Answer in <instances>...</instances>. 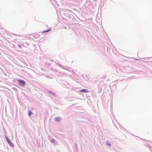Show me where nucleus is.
Masks as SVG:
<instances>
[{
    "label": "nucleus",
    "mask_w": 152,
    "mask_h": 152,
    "mask_svg": "<svg viewBox=\"0 0 152 152\" xmlns=\"http://www.w3.org/2000/svg\"><path fill=\"white\" fill-rule=\"evenodd\" d=\"M50 142L52 143H54L56 140L54 139H52L50 140Z\"/></svg>",
    "instance_id": "obj_10"
},
{
    "label": "nucleus",
    "mask_w": 152,
    "mask_h": 152,
    "mask_svg": "<svg viewBox=\"0 0 152 152\" xmlns=\"http://www.w3.org/2000/svg\"><path fill=\"white\" fill-rule=\"evenodd\" d=\"M106 143V144L108 146L110 147V146H111V144L110 143V142L108 140L107 141Z\"/></svg>",
    "instance_id": "obj_7"
},
{
    "label": "nucleus",
    "mask_w": 152,
    "mask_h": 152,
    "mask_svg": "<svg viewBox=\"0 0 152 152\" xmlns=\"http://www.w3.org/2000/svg\"><path fill=\"white\" fill-rule=\"evenodd\" d=\"M18 83L19 85L22 87H24L26 84V82L23 80H19Z\"/></svg>",
    "instance_id": "obj_2"
},
{
    "label": "nucleus",
    "mask_w": 152,
    "mask_h": 152,
    "mask_svg": "<svg viewBox=\"0 0 152 152\" xmlns=\"http://www.w3.org/2000/svg\"><path fill=\"white\" fill-rule=\"evenodd\" d=\"M63 14L66 18H69L72 21H74L75 19V16H76L75 13L70 11L66 12Z\"/></svg>",
    "instance_id": "obj_1"
},
{
    "label": "nucleus",
    "mask_w": 152,
    "mask_h": 152,
    "mask_svg": "<svg viewBox=\"0 0 152 152\" xmlns=\"http://www.w3.org/2000/svg\"><path fill=\"white\" fill-rule=\"evenodd\" d=\"M50 30H51V29H48V30H45V31H44L43 32H42V33H47L48 32L50 31Z\"/></svg>",
    "instance_id": "obj_9"
},
{
    "label": "nucleus",
    "mask_w": 152,
    "mask_h": 152,
    "mask_svg": "<svg viewBox=\"0 0 152 152\" xmlns=\"http://www.w3.org/2000/svg\"><path fill=\"white\" fill-rule=\"evenodd\" d=\"M12 34L13 35H15V36H17V34H14V33H12Z\"/></svg>",
    "instance_id": "obj_13"
},
{
    "label": "nucleus",
    "mask_w": 152,
    "mask_h": 152,
    "mask_svg": "<svg viewBox=\"0 0 152 152\" xmlns=\"http://www.w3.org/2000/svg\"><path fill=\"white\" fill-rule=\"evenodd\" d=\"M139 60V59H136V60Z\"/></svg>",
    "instance_id": "obj_16"
},
{
    "label": "nucleus",
    "mask_w": 152,
    "mask_h": 152,
    "mask_svg": "<svg viewBox=\"0 0 152 152\" xmlns=\"http://www.w3.org/2000/svg\"><path fill=\"white\" fill-rule=\"evenodd\" d=\"M48 93L49 94H51V95H52V96H55V97L56 96V93L55 92H53L52 91H48Z\"/></svg>",
    "instance_id": "obj_5"
},
{
    "label": "nucleus",
    "mask_w": 152,
    "mask_h": 152,
    "mask_svg": "<svg viewBox=\"0 0 152 152\" xmlns=\"http://www.w3.org/2000/svg\"><path fill=\"white\" fill-rule=\"evenodd\" d=\"M55 121L57 122H59L61 120V118L60 117H57L55 118Z\"/></svg>",
    "instance_id": "obj_6"
},
{
    "label": "nucleus",
    "mask_w": 152,
    "mask_h": 152,
    "mask_svg": "<svg viewBox=\"0 0 152 152\" xmlns=\"http://www.w3.org/2000/svg\"><path fill=\"white\" fill-rule=\"evenodd\" d=\"M79 91L81 92L87 93L89 92L88 91L87 89H83L80 90Z\"/></svg>",
    "instance_id": "obj_4"
},
{
    "label": "nucleus",
    "mask_w": 152,
    "mask_h": 152,
    "mask_svg": "<svg viewBox=\"0 0 152 152\" xmlns=\"http://www.w3.org/2000/svg\"><path fill=\"white\" fill-rule=\"evenodd\" d=\"M5 138L9 145L12 147L14 146L13 143L6 136H5Z\"/></svg>",
    "instance_id": "obj_3"
},
{
    "label": "nucleus",
    "mask_w": 152,
    "mask_h": 152,
    "mask_svg": "<svg viewBox=\"0 0 152 152\" xmlns=\"http://www.w3.org/2000/svg\"><path fill=\"white\" fill-rule=\"evenodd\" d=\"M33 113H32V112H31V111L30 110H29V112H28V116L30 117V116L32 114H33Z\"/></svg>",
    "instance_id": "obj_8"
},
{
    "label": "nucleus",
    "mask_w": 152,
    "mask_h": 152,
    "mask_svg": "<svg viewBox=\"0 0 152 152\" xmlns=\"http://www.w3.org/2000/svg\"><path fill=\"white\" fill-rule=\"evenodd\" d=\"M18 46L20 48H21L22 46L21 45H18Z\"/></svg>",
    "instance_id": "obj_12"
},
{
    "label": "nucleus",
    "mask_w": 152,
    "mask_h": 152,
    "mask_svg": "<svg viewBox=\"0 0 152 152\" xmlns=\"http://www.w3.org/2000/svg\"><path fill=\"white\" fill-rule=\"evenodd\" d=\"M73 100V99H71L69 100V101H72Z\"/></svg>",
    "instance_id": "obj_14"
},
{
    "label": "nucleus",
    "mask_w": 152,
    "mask_h": 152,
    "mask_svg": "<svg viewBox=\"0 0 152 152\" xmlns=\"http://www.w3.org/2000/svg\"><path fill=\"white\" fill-rule=\"evenodd\" d=\"M105 77H106V76H105V77H103H103L102 78H105Z\"/></svg>",
    "instance_id": "obj_15"
},
{
    "label": "nucleus",
    "mask_w": 152,
    "mask_h": 152,
    "mask_svg": "<svg viewBox=\"0 0 152 152\" xmlns=\"http://www.w3.org/2000/svg\"><path fill=\"white\" fill-rule=\"evenodd\" d=\"M75 148L76 150L77 151L78 149H77V144H76V143L75 144Z\"/></svg>",
    "instance_id": "obj_11"
}]
</instances>
